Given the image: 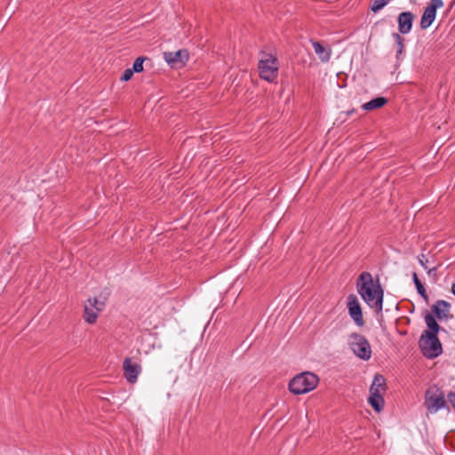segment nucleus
<instances>
[{
	"instance_id": "1",
	"label": "nucleus",
	"mask_w": 455,
	"mask_h": 455,
	"mask_svg": "<svg viewBox=\"0 0 455 455\" xmlns=\"http://www.w3.org/2000/svg\"><path fill=\"white\" fill-rule=\"evenodd\" d=\"M356 290L363 300L377 313H381L383 308V290L380 284L374 283L370 272H362L356 281Z\"/></svg>"
},
{
	"instance_id": "2",
	"label": "nucleus",
	"mask_w": 455,
	"mask_h": 455,
	"mask_svg": "<svg viewBox=\"0 0 455 455\" xmlns=\"http://www.w3.org/2000/svg\"><path fill=\"white\" fill-rule=\"evenodd\" d=\"M319 381V377L314 372L303 371L290 380L288 388L293 395H304L316 388Z\"/></svg>"
},
{
	"instance_id": "3",
	"label": "nucleus",
	"mask_w": 455,
	"mask_h": 455,
	"mask_svg": "<svg viewBox=\"0 0 455 455\" xmlns=\"http://www.w3.org/2000/svg\"><path fill=\"white\" fill-rule=\"evenodd\" d=\"M108 293L106 295L100 294L99 296L89 297L83 306V319L88 324H94L101 312L106 307Z\"/></svg>"
},
{
	"instance_id": "4",
	"label": "nucleus",
	"mask_w": 455,
	"mask_h": 455,
	"mask_svg": "<svg viewBox=\"0 0 455 455\" xmlns=\"http://www.w3.org/2000/svg\"><path fill=\"white\" fill-rule=\"evenodd\" d=\"M259 76L262 80L274 83L278 77L279 61L275 54L260 52L258 64Z\"/></svg>"
},
{
	"instance_id": "5",
	"label": "nucleus",
	"mask_w": 455,
	"mask_h": 455,
	"mask_svg": "<svg viewBox=\"0 0 455 455\" xmlns=\"http://www.w3.org/2000/svg\"><path fill=\"white\" fill-rule=\"evenodd\" d=\"M424 406L431 414L436 413L443 409L449 410L444 392L441 387L433 384L427 388L424 397Z\"/></svg>"
},
{
	"instance_id": "6",
	"label": "nucleus",
	"mask_w": 455,
	"mask_h": 455,
	"mask_svg": "<svg viewBox=\"0 0 455 455\" xmlns=\"http://www.w3.org/2000/svg\"><path fill=\"white\" fill-rule=\"evenodd\" d=\"M350 349L360 359L367 361L371 356V347L368 339L357 332L351 333L348 342Z\"/></svg>"
},
{
	"instance_id": "7",
	"label": "nucleus",
	"mask_w": 455,
	"mask_h": 455,
	"mask_svg": "<svg viewBox=\"0 0 455 455\" xmlns=\"http://www.w3.org/2000/svg\"><path fill=\"white\" fill-rule=\"evenodd\" d=\"M419 343L423 355L427 358H436L443 352L437 335H421Z\"/></svg>"
},
{
	"instance_id": "8",
	"label": "nucleus",
	"mask_w": 455,
	"mask_h": 455,
	"mask_svg": "<svg viewBox=\"0 0 455 455\" xmlns=\"http://www.w3.org/2000/svg\"><path fill=\"white\" fill-rule=\"evenodd\" d=\"M443 6V0H431L429 4L424 10L420 20V28L426 29L429 28L436 16V10Z\"/></svg>"
},
{
	"instance_id": "9",
	"label": "nucleus",
	"mask_w": 455,
	"mask_h": 455,
	"mask_svg": "<svg viewBox=\"0 0 455 455\" xmlns=\"http://www.w3.org/2000/svg\"><path fill=\"white\" fill-rule=\"evenodd\" d=\"M347 309L350 317L354 320L355 323L358 327L364 325V320L363 316V311L358 299L355 295L350 294L347 297Z\"/></svg>"
},
{
	"instance_id": "10",
	"label": "nucleus",
	"mask_w": 455,
	"mask_h": 455,
	"mask_svg": "<svg viewBox=\"0 0 455 455\" xmlns=\"http://www.w3.org/2000/svg\"><path fill=\"white\" fill-rule=\"evenodd\" d=\"M431 308L435 317L440 321H448L453 317V315L450 313L451 304L446 300H436Z\"/></svg>"
},
{
	"instance_id": "11",
	"label": "nucleus",
	"mask_w": 455,
	"mask_h": 455,
	"mask_svg": "<svg viewBox=\"0 0 455 455\" xmlns=\"http://www.w3.org/2000/svg\"><path fill=\"white\" fill-rule=\"evenodd\" d=\"M123 367L126 380L130 383L136 382L138 376L141 371L140 365L133 363L130 357H126L123 363Z\"/></svg>"
},
{
	"instance_id": "12",
	"label": "nucleus",
	"mask_w": 455,
	"mask_h": 455,
	"mask_svg": "<svg viewBox=\"0 0 455 455\" xmlns=\"http://www.w3.org/2000/svg\"><path fill=\"white\" fill-rule=\"evenodd\" d=\"M164 57L168 64L174 67L178 63L185 65L189 59V53L186 49H181L176 52H164Z\"/></svg>"
},
{
	"instance_id": "13",
	"label": "nucleus",
	"mask_w": 455,
	"mask_h": 455,
	"mask_svg": "<svg viewBox=\"0 0 455 455\" xmlns=\"http://www.w3.org/2000/svg\"><path fill=\"white\" fill-rule=\"evenodd\" d=\"M414 14L411 12H403L397 17L398 34H409L412 28Z\"/></svg>"
},
{
	"instance_id": "14",
	"label": "nucleus",
	"mask_w": 455,
	"mask_h": 455,
	"mask_svg": "<svg viewBox=\"0 0 455 455\" xmlns=\"http://www.w3.org/2000/svg\"><path fill=\"white\" fill-rule=\"evenodd\" d=\"M386 393V379L379 374L375 375L370 387V395H384Z\"/></svg>"
},
{
	"instance_id": "15",
	"label": "nucleus",
	"mask_w": 455,
	"mask_h": 455,
	"mask_svg": "<svg viewBox=\"0 0 455 455\" xmlns=\"http://www.w3.org/2000/svg\"><path fill=\"white\" fill-rule=\"evenodd\" d=\"M312 46L315 54L323 62H327L331 59V50L323 46L320 42L311 40Z\"/></svg>"
},
{
	"instance_id": "16",
	"label": "nucleus",
	"mask_w": 455,
	"mask_h": 455,
	"mask_svg": "<svg viewBox=\"0 0 455 455\" xmlns=\"http://www.w3.org/2000/svg\"><path fill=\"white\" fill-rule=\"evenodd\" d=\"M425 322L428 330H426L422 335H438L441 328L435 316L431 314H427L425 316Z\"/></svg>"
},
{
	"instance_id": "17",
	"label": "nucleus",
	"mask_w": 455,
	"mask_h": 455,
	"mask_svg": "<svg viewBox=\"0 0 455 455\" xmlns=\"http://www.w3.org/2000/svg\"><path fill=\"white\" fill-rule=\"evenodd\" d=\"M387 103V99L385 97H377L370 101L363 104L362 108L365 111H371L384 107Z\"/></svg>"
},
{
	"instance_id": "18",
	"label": "nucleus",
	"mask_w": 455,
	"mask_h": 455,
	"mask_svg": "<svg viewBox=\"0 0 455 455\" xmlns=\"http://www.w3.org/2000/svg\"><path fill=\"white\" fill-rule=\"evenodd\" d=\"M368 402L374 411L378 412L383 409L385 403L383 395H370Z\"/></svg>"
},
{
	"instance_id": "19",
	"label": "nucleus",
	"mask_w": 455,
	"mask_h": 455,
	"mask_svg": "<svg viewBox=\"0 0 455 455\" xmlns=\"http://www.w3.org/2000/svg\"><path fill=\"white\" fill-rule=\"evenodd\" d=\"M147 60L146 57H138L133 64H132V68H131L132 70L133 73H140L143 71V63L144 61Z\"/></svg>"
},
{
	"instance_id": "20",
	"label": "nucleus",
	"mask_w": 455,
	"mask_h": 455,
	"mask_svg": "<svg viewBox=\"0 0 455 455\" xmlns=\"http://www.w3.org/2000/svg\"><path fill=\"white\" fill-rule=\"evenodd\" d=\"M389 0H372L370 5V9L373 12H377L381 10L385 5L388 4Z\"/></svg>"
},
{
	"instance_id": "21",
	"label": "nucleus",
	"mask_w": 455,
	"mask_h": 455,
	"mask_svg": "<svg viewBox=\"0 0 455 455\" xmlns=\"http://www.w3.org/2000/svg\"><path fill=\"white\" fill-rule=\"evenodd\" d=\"M415 287H416V290L418 291V293L419 294V296L426 301L427 302L428 301V295H427V290L426 288L424 287L423 283H421V281H418L417 283H414Z\"/></svg>"
},
{
	"instance_id": "22",
	"label": "nucleus",
	"mask_w": 455,
	"mask_h": 455,
	"mask_svg": "<svg viewBox=\"0 0 455 455\" xmlns=\"http://www.w3.org/2000/svg\"><path fill=\"white\" fill-rule=\"evenodd\" d=\"M392 36L395 39L398 47L397 53H402L403 50V38L398 33H393Z\"/></svg>"
},
{
	"instance_id": "23",
	"label": "nucleus",
	"mask_w": 455,
	"mask_h": 455,
	"mask_svg": "<svg viewBox=\"0 0 455 455\" xmlns=\"http://www.w3.org/2000/svg\"><path fill=\"white\" fill-rule=\"evenodd\" d=\"M418 260H419V263L420 264V266L424 268V269H427V267H428V259L427 258V256L424 254V253H421L418 256Z\"/></svg>"
},
{
	"instance_id": "24",
	"label": "nucleus",
	"mask_w": 455,
	"mask_h": 455,
	"mask_svg": "<svg viewBox=\"0 0 455 455\" xmlns=\"http://www.w3.org/2000/svg\"><path fill=\"white\" fill-rule=\"evenodd\" d=\"M132 76H133L132 70L131 68H126L121 76V80L124 82H127L132 77Z\"/></svg>"
},
{
	"instance_id": "25",
	"label": "nucleus",
	"mask_w": 455,
	"mask_h": 455,
	"mask_svg": "<svg viewBox=\"0 0 455 455\" xmlns=\"http://www.w3.org/2000/svg\"><path fill=\"white\" fill-rule=\"evenodd\" d=\"M447 398H448L449 403L451 404V406L455 410V392H452V391L449 392L447 395Z\"/></svg>"
},
{
	"instance_id": "26",
	"label": "nucleus",
	"mask_w": 455,
	"mask_h": 455,
	"mask_svg": "<svg viewBox=\"0 0 455 455\" xmlns=\"http://www.w3.org/2000/svg\"><path fill=\"white\" fill-rule=\"evenodd\" d=\"M438 267H439V265L435 266V267H427V269H425V270L427 271L428 275H436V272L438 270Z\"/></svg>"
},
{
	"instance_id": "27",
	"label": "nucleus",
	"mask_w": 455,
	"mask_h": 455,
	"mask_svg": "<svg viewBox=\"0 0 455 455\" xmlns=\"http://www.w3.org/2000/svg\"><path fill=\"white\" fill-rule=\"evenodd\" d=\"M412 280H413V283H417L418 281H420V280L419 279L418 275H417V273H416V272H413V273H412Z\"/></svg>"
},
{
	"instance_id": "28",
	"label": "nucleus",
	"mask_w": 455,
	"mask_h": 455,
	"mask_svg": "<svg viewBox=\"0 0 455 455\" xmlns=\"http://www.w3.org/2000/svg\"><path fill=\"white\" fill-rule=\"evenodd\" d=\"M451 291V293L455 296V283H452Z\"/></svg>"
}]
</instances>
